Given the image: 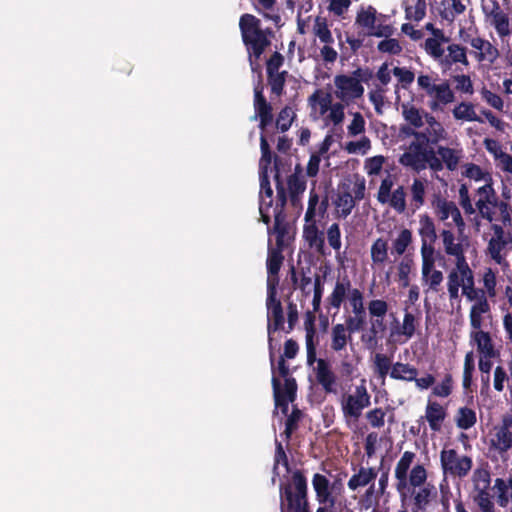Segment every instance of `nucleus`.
I'll use <instances>...</instances> for the list:
<instances>
[{
    "instance_id": "nucleus-1",
    "label": "nucleus",
    "mask_w": 512,
    "mask_h": 512,
    "mask_svg": "<svg viewBox=\"0 0 512 512\" xmlns=\"http://www.w3.org/2000/svg\"><path fill=\"white\" fill-rule=\"evenodd\" d=\"M416 454L405 451L398 460L394 476L396 490L402 498L411 495L413 512H425L437 497V488L427 481L428 471L422 464L411 465Z\"/></svg>"
},
{
    "instance_id": "nucleus-2",
    "label": "nucleus",
    "mask_w": 512,
    "mask_h": 512,
    "mask_svg": "<svg viewBox=\"0 0 512 512\" xmlns=\"http://www.w3.org/2000/svg\"><path fill=\"white\" fill-rule=\"evenodd\" d=\"M460 205L468 215L475 213L491 224V229L509 228L512 225V207L508 201L501 200L494 187L482 185L475 191V201L472 202L466 185L459 189Z\"/></svg>"
},
{
    "instance_id": "nucleus-3",
    "label": "nucleus",
    "mask_w": 512,
    "mask_h": 512,
    "mask_svg": "<svg viewBox=\"0 0 512 512\" xmlns=\"http://www.w3.org/2000/svg\"><path fill=\"white\" fill-rule=\"evenodd\" d=\"M335 390V392L325 393L338 395V403L347 423L358 421L363 411L371 404V395L368 392L365 378L360 379L356 384H352L347 380H340L337 376Z\"/></svg>"
},
{
    "instance_id": "nucleus-4",
    "label": "nucleus",
    "mask_w": 512,
    "mask_h": 512,
    "mask_svg": "<svg viewBox=\"0 0 512 512\" xmlns=\"http://www.w3.org/2000/svg\"><path fill=\"white\" fill-rule=\"evenodd\" d=\"M438 81V74L434 72H420L417 75V87L428 98L427 106L431 112L443 111L444 107L455 101V93L450 84L443 80Z\"/></svg>"
},
{
    "instance_id": "nucleus-5",
    "label": "nucleus",
    "mask_w": 512,
    "mask_h": 512,
    "mask_svg": "<svg viewBox=\"0 0 512 512\" xmlns=\"http://www.w3.org/2000/svg\"><path fill=\"white\" fill-rule=\"evenodd\" d=\"M307 365L312 368L316 382L324 392H335L337 374L332 364L324 358H317L315 330L310 327L305 336Z\"/></svg>"
},
{
    "instance_id": "nucleus-6",
    "label": "nucleus",
    "mask_w": 512,
    "mask_h": 512,
    "mask_svg": "<svg viewBox=\"0 0 512 512\" xmlns=\"http://www.w3.org/2000/svg\"><path fill=\"white\" fill-rule=\"evenodd\" d=\"M243 42L249 52L250 65L253 71L256 70V61L264 50L270 45L266 31L261 29L260 20L251 14H244L239 21Z\"/></svg>"
},
{
    "instance_id": "nucleus-7",
    "label": "nucleus",
    "mask_w": 512,
    "mask_h": 512,
    "mask_svg": "<svg viewBox=\"0 0 512 512\" xmlns=\"http://www.w3.org/2000/svg\"><path fill=\"white\" fill-rule=\"evenodd\" d=\"M281 512H310L307 499V481L300 471L291 481L280 485Z\"/></svg>"
},
{
    "instance_id": "nucleus-8",
    "label": "nucleus",
    "mask_w": 512,
    "mask_h": 512,
    "mask_svg": "<svg viewBox=\"0 0 512 512\" xmlns=\"http://www.w3.org/2000/svg\"><path fill=\"white\" fill-rule=\"evenodd\" d=\"M311 115L315 119H323L326 125L338 126L345 119L344 104L333 102L331 93L316 90L308 98Z\"/></svg>"
},
{
    "instance_id": "nucleus-9",
    "label": "nucleus",
    "mask_w": 512,
    "mask_h": 512,
    "mask_svg": "<svg viewBox=\"0 0 512 512\" xmlns=\"http://www.w3.org/2000/svg\"><path fill=\"white\" fill-rule=\"evenodd\" d=\"M270 357H273L272 348H270ZM272 363V386H273V394L275 400L276 409H281L284 415L288 413V405L290 402L294 401L296 395V381L294 378L289 377V368L285 363L283 356L280 357L278 361L277 371L280 377L284 378L283 387L280 384L275 372V368L273 365V358H271Z\"/></svg>"
},
{
    "instance_id": "nucleus-10",
    "label": "nucleus",
    "mask_w": 512,
    "mask_h": 512,
    "mask_svg": "<svg viewBox=\"0 0 512 512\" xmlns=\"http://www.w3.org/2000/svg\"><path fill=\"white\" fill-rule=\"evenodd\" d=\"M361 69L353 71L352 74H339L334 76V90L335 97L339 100L338 103H343L344 108L356 102L364 94V87L361 83Z\"/></svg>"
},
{
    "instance_id": "nucleus-11",
    "label": "nucleus",
    "mask_w": 512,
    "mask_h": 512,
    "mask_svg": "<svg viewBox=\"0 0 512 512\" xmlns=\"http://www.w3.org/2000/svg\"><path fill=\"white\" fill-rule=\"evenodd\" d=\"M433 156V148L422 142L418 137H413L404 153L399 158V163L415 172H421L430 168Z\"/></svg>"
},
{
    "instance_id": "nucleus-12",
    "label": "nucleus",
    "mask_w": 512,
    "mask_h": 512,
    "mask_svg": "<svg viewBox=\"0 0 512 512\" xmlns=\"http://www.w3.org/2000/svg\"><path fill=\"white\" fill-rule=\"evenodd\" d=\"M440 465L443 474V482L448 477L465 478L470 473L473 461L467 455L459 454L455 449L443 448L440 452Z\"/></svg>"
},
{
    "instance_id": "nucleus-13",
    "label": "nucleus",
    "mask_w": 512,
    "mask_h": 512,
    "mask_svg": "<svg viewBox=\"0 0 512 512\" xmlns=\"http://www.w3.org/2000/svg\"><path fill=\"white\" fill-rule=\"evenodd\" d=\"M464 157V151L459 146L454 147L438 145L433 149L430 169L433 172H440L444 168L449 171H455Z\"/></svg>"
},
{
    "instance_id": "nucleus-14",
    "label": "nucleus",
    "mask_w": 512,
    "mask_h": 512,
    "mask_svg": "<svg viewBox=\"0 0 512 512\" xmlns=\"http://www.w3.org/2000/svg\"><path fill=\"white\" fill-rule=\"evenodd\" d=\"M277 290L275 288V281L268 280L267 289V319H268V335L269 345L272 348V333L284 328V315L280 300L276 298Z\"/></svg>"
},
{
    "instance_id": "nucleus-15",
    "label": "nucleus",
    "mask_w": 512,
    "mask_h": 512,
    "mask_svg": "<svg viewBox=\"0 0 512 512\" xmlns=\"http://www.w3.org/2000/svg\"><path fill=\"white\" fill-rule=\"evenodd\" d=\"M474 280V273L467 260L455 261V266L447 276V290L451 299L459 297V290Z\"/></svg>"
},
{
    "instance_id": "nucleus-16",
    "label": "nucleus",
    "mask_w": 512,
    "mask_h": 512,
    "mask_svg": "<svg viewBox=\"0 0 512 512\" xmlns=\"http://www.w3.org/2000/svg\"><path fill=\"white\" fill-rule=\"evenodd\" d=\"M490 447L503 455L512 448V415L505 414L501 422L493 427L490 437Z\"/></svg>"
},
{
    "instance_id": "nucleus-17",
    "label": "nucleus",
    "mask_w": 512,
    "mask_h": 512,
    "mask_svg": "<svg viewBox=\"0 0 512 512\" xmlns=\"http://www.w3.org/2000/svg\"><path fill=\"white\" fill-rule=\"evenodd\" d=\"M435 263V254L421 256V283L425 294L439 292L444 280L442 271L435 268Z\"/></svg>"
},
{
    "instance_id": "nucleus-18",
    "label": "nucleus",
    "mask_w": 512,
    "mask_h": 512,
    "mask_svg": "<svg viewBox=\"0 0 512 512\" xmlns=\"http://www.w3.org/2000/svg\"><path fill=\"white\" fill-rule=\"evenodd\" d=\"M312 487L316 495V500L319 504L335 506L336 493L341 491L342 484L337 480L331 482L327 476L315 473L312 478Z\"/></svg>"
},
{
    "instance_id": "nucleus-19",
    "label": "nucleus",
    "mask_w": 512,
    "mask_h": 512,
    "mask_svg": "<svg viewBox=\"0 0 512 512\" xmlns=\"http://www.w3.org/2000/svg\"><path fill=\"white\" fill-rule=\"evenodd\" d=\"M432 205L437 218L445 222L446 226L454 224L460 233L464 231L465 222L459 208L453 201L437 197Z\"/></svg>"
},
{
    "instance_id": "nucleus-20",
    "label": "nucleus",
    "mask_w": 512,
    "mask_h": 512,
    "mask_svg": "<svg viewBox=\"0 0 512 512\" xmlns=\"http://www.w3.org/2000/svg\"><path fill=\"white\" fill-rule=\"evenodd\" d=\"M426 128L424 130H411L405 131V133L412 137H418L422 142L427 143L429 146L438 144L440 141L448 138V132L444 128L443 124L436 119V117L430 113L426 114V120L424 122Z\"/></svg>"
},
{
    "instance_id": "nucleus-21",
    "label": "nucleus",
    "mask_w": 512,
    "mask_h": 512,
    "mask_svg": "<svg viewBox=\"0 0 512 512\" xmlns=\"http://www.w3.org/2000/svg\"><path fill=\"white\" fill-rule=\"evenodd\" d=\"M329 335V347L333 353L338 356H343L348 350L355 353L352 335H350L348 328L343 323L333 325Z\"/></svg>"
},
{
    "instance_id": "nucleus-22",
    "label": "nucleus",
    "mask_w": 512,
    "mask_h": 512,
    "mask_svg": "<svg viewBox=\"0 0 512 512\" xmlns=\"http://www.w3.org/2000/svg\"><path fill=\"white\" fill-rule=\"evenodd\" d=\"M417 323L416 316L412 312L405 310L402 324L399 325L396 321V324L390 328L388 341L390 343H406L414 336Z\"/></svg>"
},
{
    "instance_id": "nucleus-23",
    "label": "nucleus",
    "mask_w": 512,
    "mask_h": 512,
    "mask_svg": "<svg viewBox=\"0 0 512 512\" xmlns=\"http://www.w3.org/2000/svg\"><path fill=\"white\" fill-rule=\"evenodd\" d=\"M418 234L421 238L420 255L435 254L434 243L437 239V233L434 221L427 214L420 215Z\"/></svg>"
},
{
    "instance_id": "nucleus-24",
    "label": "nucleus",
    "mask_w": 512,
    "mask_h": 512,
    "mask_svg": "<svg viewBox=\"0 0 512 512\" xmlns=\"http://www.w3.org/2000/svg\"><path fill=\"white\" fill-rule=\"evenodd\" d=\"M465 41L471 46V53L478 62L493 64L499 57L498 49L486 39L477 36Z\"/></svg>"
},
{
    "instance_id": "nucleus-25",
    "label": "nucleus",
    "mask_w": 512,
    "mask_h": 512,
    "mask_svg": "<svg viewBox=\"0 0 512 512\" xmlns=\"http://www.w3.org/2000/svg\"><path fill=\"white\" fill-rule=\"evenodd\" d=\"M461 234L459 232L457 236L450 229H443L440 233L445 254L454 257L455 261L466 260L464 239L461 237Z\"/></svg>"
},
{
    "instance_id": "nucleus-26",
    "label": "nucleus",
    "mask_w": 512,
    "mask_h": 512,
    "mask_svg": "<svg viewBox=\"0 0 512 512\" xmlns=\"http://www.w3.org/2000/svg\"><path fill=\"white\" fill-rule=\"evenodd\" d=\"M483 145L493 157L496 167L503 172L512 174V155L504 151L501 143L492 138H485Z\"/></svg>"
},
{
    "instance_id": "nucleus-27",
    "label": "nucleus",
    "mask_w": 512,
    "mask_h": 512,
    "mask_svg": "<svg viewBox=\"0 0 512 512\" xmlns=\"http://www.w3.org/2000/svg\"><path fill=\"white\" fill-rule=\"evenodd\" d=\"M505 229L495 228L487 246V253L498 265L506 264V247L508 241L505 237Z\"/></svg>"
},
{
    "instance_id": "nucleus-28",
    "label": "nucleus",
    "mask_w": 512,
    "mask_h": 512,
    "mask_svg": "<svg viewBox=\"0 0 512 512\" xmlns=\"http://www.w3.org/2000/svg\"><path fill=\"white\" fill-rule=\"evenodd\" d=\"M470 344L476 347L479 357H499L500 355L489 332L483 330L471 331Z\"/></svg>"
},
{
    "instance_id": "nucleus-29",
    "label": "nucleus",
    "mask_w": 512,
    "mask_h": 512,
    "mask_svg": "<svg viewBox=\"0 0 512 512\" xmlns=\"http://www.w3.org/2000/svg\"><path fill=\"white\" fill-rule=\"evenodd\" d=\"M371 268L381 271L389 261V243L384 237H378L370 246Z\"/></svg>"
},
{
    "instance_id": "nucleus-30",
    "label": "nucleus",
    "mask_w": 512,
    "mask_h": 512,
    "mask_svg": "<svg viewBox=\"0 0 512 512\" xmlns=\"http://www.w3.org/2000/svg\"><path fill=\"white\" fill-rule=\"evenodd\" d=\"M446 43H448V38L445 37L444 32L442 30H435L433 31V36L425 39L423 48L440 65L446 52V48H444Z\"/></svg>"
},
{
    "instance_id": "nucleus-31",
    "label": "nucleus",
    "mask_w": 512,
    "mask_h": 512,
    "mask_svg": "<svg viewBox=\"0 0 512 512\" xmlns=\"http://www.w3.org/2000/svg\"><path fill=\"white\" fill-rule=\"evenodd\" d=\"M303 238L309 248L320 255L326 254L324 233L318 228L317 222H305Z\"/></svg>"
},
{
    "instance_id": "nucleus-32",
    "label": "nucleus",
    "mask_w": 512,
    "mask_h": 512,
    "mask_svg": "<svg viewBox=\"0 0 512 512\" xmlns=\"http://www.w3.org/2000/svg\"><path fill=\"white\" fill-rule=\"evenodd\" d=\"M260 177V203L259 211L264 223L270 222L269 209L272 204V188L269 182L268 174H259Z\"/></svg>"
},
{
    "instance_id": "nucleus-33",
    "label": "nucleus",
    "mask_w": 512,
    "mask_h": 512,
    "mask_svg": "<svg viewBox=\"0 0 512 512\" xmlns=\"http://www.w3.org/2000/svg\"><path fill=\"white\" fill-rule=\"evenodd\" d=\"M351 282L349 279L344 278L342 280H338L335 283L334 289L331 294L327 297V302L330 308L335 310L337 313L344 302L345 298L349 297L350 292L352 290Z\"/></svg>"
},
{
    "instance_id": "nucleus-34",
    "label": "nucleus",
    "mask_w": 512,
    "mask_h": 512,
    "mask_svg": "<svg viewBox=\"0 0 512 512\" xmlns=\"http://www.w3.org/2000/svg\"><path fill=\"white\" fill-rule=\"evenodd\" d=\"M446 52L440 64L442 68H451L456 64L469 65L465 47L452 43L447 46Z\"/></svg>"
},
{
    "instance_id": "nucleus-35",
    "label": "nucleus",
    "mask_w": 512,
    "mask_h": 512,
    "mask_svg": "<svg viewBox=\"0 0 512 512\" xmlns=\"http://www.w3.org/2000/svg\"><path fill=\"white\" fill-rule=\"evenodd\" d=\"M413 244V233L410 229L401 227L392 238L391 254L396 256H405L406 252Z\"/></svg>"
},
{
    "instance_id": "nucleus-36",
    "label": "nucleus",
    "mask_w": 512,
    "mask_h": 512,
    "mask_svg": "<svg viewBox=\"0 0 512 512\" xmlns=\"http://www.w3.org/2000/svg\"><path fill=\"white\" fill-rule=\"evenodd\" d=\"M446 415V409L441 404L436 401H428L425 409V418L432 431L439 432L441 430Z\"/></svg>"
},
{
    "instance_id": "nucleus-37",
    "label": "nucleus",
    "mask_w": 512,
    "mask_h": 512,
    "mask_svg": "<svg viewBox=\"0 0 512 512\" xmlns=\"http://www.w3.org/2000/svg\"><path fill=\"white\" fill-rule=\"evenodd\" d=\"M327 200L320 201L318 194L312 189L309 195L308 207L304 216L305 222H317L327 212Z\"/></svg>"
},
{
    "instance_id": "nucleus-38",
    "label": "nucleus",
    "mask_w": 512,
    "mask_h": 512,
    "mask_svg": "<svg viewBox=\"0 0 512 512\" xmlns=\"http://www.w3.org/2000/svg\"><path fill=\"white\" fill-rule=\"evenodd\" d=\"M407 193L404 186L399 185L384 197L379 203L388 205L398 214H403L407 208Z\"/></svg>"
},
{
    "instance_id": "nucleus-39",
    "label": "nucleus",
    "mask_w": 512,
    "mask_h": 512,
    "mask_svg": "<svg viewBox=\"0 0 512 512\" xmlns=\"http://www.w3.org/2000/svg\"><path fill=\"white\" fill-rule=\"evenodd\" d=\"M377 477V471L371 467H360L358 472L353 474L348 480L347 486L351 491L370 486Z\"/></svg>"
},
{
    "instance_id": "nucleus-40",
    "label": "nucleus",
    "mask_w": 512,
    "mask_h": 512,
    "mask_svg": "<svg viewBox=\"0 0 512 512\" xmlns=\"http://www.w3.org/2000/svg\"><path fill=\"white\" fill-rule=\"evenodd\" d=\"M339 357L341 360L339 364L340 376L338 375V377L340 380H347L350 383L354 375L358 372L360 358L356 352H351V354L347 352Z\"/></svg>"
},
{
    "instance_id": "nucleus-41",
    "label": "nucleus",
    "mask_w": 512,
    "mask_h": 512,
    "mask_svg": "<svg viewBox=\"0 0 512 512\" xmlns=\"http://www.w3.org/2000/svg\"><path fill=\"white\" fill-rule=\"evenodd\" d=\"M497 503L502 508L511 507L512 509V477L496 478L494 481Z\"/></svg>"
},
{
    "instance_id": "nucleus-42",
    "label": "nucleus",
    "mask_w": 512,
    "mask_h": 512,
    "mask_svg": "<svg viewBox=\"0 0 512 512\" xmlns=\"http://www.w3.org/2000/svg\"><path fill=\"white\" fill-rule=\"evenodd\" d=\"M401 114L407 123L415 129H419L424 125L426 114H430V112L417 108L412 103L405 102L401 104Z\"/></svg>"
},
{
    "instance_id": "nucleus-43",
    "label": "nucleus",
    "mask_w": 512,
    "mask_h": 512,
    "mask_svg": "<svg viewBox=\"0 0 512 512\" xmlns=\"http://www.w3.org/2000/svg\"><path fill=\"white\" fill-rule=\"evenodd\" d=\"M426 196V180L421 178L413 179L410 186L409 207L412 212L420 209L425 203Z\"/></svg>"
},
{
    "instance_id": "nucleus-44",
    "label": "nucleus",
    "mask_w": 512,
    "mask_h": 512,
    "mask_svg": "<svg viewBox=\"0 0 512 512\" xmlns=\"http://www.w3.org/2000/svg\"><path fill=\"white\" fill-rule=\"evenodd\" d=\"M462 175L475 182H483V185L493 186L492 174L474 163H466Z\"/></svg>"
},
{
    "instance_id": "nucleus-45",
    "label": "nucleus",
    "mask_w": 512,
    "mask_h": 512,
    "mask_svg": "<svg viewBox=\"0 0 512 512\" xmlns=\"http://www.w3.org/2000/svg\"><path fill=\"white\" fill-rule=\"evenodd\" d=\"M452 115L458 121L483 123V119L476 113L471 102L463 101L456 105L452 110Z\"/></svg>"
},
{
    "instance_id": "nucleus-46",
    "label": "nucleus",
    "mask_w": 512,
    "mask_h": 512,
    "mask_svg": "<svg viewBox=\"0 0 512 512\" xmlns=\"http://www.w3.org/2000/svg\"><path fill=\"white\" fill-rule=\"evenodd\" d=\"M283 256L281 253V248H269L268 251V258H267V270H268V277L267 281L269 279H273L275 281V288L278 285V272L280 270V267L282 265Z\"/></svg>"
},
{
    "instance_id": "nucleus-47",
    "label": "nucleus",
    "mask_w": 512,
    "mask_h": 512,
    "mask_svg": "<svg viewBox=\"0 0 512 512\" xmlns=\"http://www.w3.org/2000/svg\"><path fill=\"white\" fill-rule=\"evenodd\" d=\"M414 268V261L410 255L403 256L397 263V278L401 287L407 288L410 286V274Z\"/></svg>"
},
{
    "instance_id": "nucleus-48",
    "label": "nucleus",
    "mask_w": 512,
    "mask_h": 512,
    "mask_svg": "<svg viewBox=\"0 0 512 512\" xmlns=\"http://www.w3.org/2000/svg\"><path fill=\"white\" fill-rule=\"evenodd\" d=\"M490 305L488 301H482L479 303H473L470 312L469 319L472 331L482 330L483 326V315L489 313Z\"/></svg>"
},
{
    "instance_id": "nucleus-49",
    "label": "nucleus",
    "mask_w": 512,
    "mask_h": 512,
    "mask_svg": "<svg viewBox=\"0 0 512 512\" xmlns=\"http://www.w3.org/2000/svg\"><path fill=\"white\" fill-rule=\"evenodd\" d=\"M418 375V370L408 364L402 362H396L392 365V369L390 371V377L395 380H403L411 382Z\"/></svg>"
},
{
    "instance_id": "nucleus-50",
    "label": "nucleus",
    "mask_w": 512,
    "mask_h": 512,
    "mask_svg": "<svg viewBox=\"0 0 512 512\" xmlns=\"http://www.w3.org/2000/svg\"><path fill=\"white\" fill-rule=\"evenodd\" d=\"M405 14L406 18L411 21L419 22L426 14V1L425 0H405Z\"/></svg>"
},
{
    "instance_id": "nucleus-51",
    "label": "nucleus",
    "mask_w": 512,
    "mask_h": 512,
    "mask_svg": "<svg viewBox=\"0 0 512 512\" xmlns=\"http://www.w3.org/2000/svg\"><path fill=\"white\" fill-rule=\"evenodd\" d=\"M355 202L352 193H340L335 200L337 216L342 219L347 218L355 207Z\"/></svg>"
},
{
    "instance_id": "nucleus-52",
    "label": "nucleus",
    "mask_w": 512,
    "mask_h": 512,
    "mask_svg": "<svg viewBox=\"0 0 512 512\" xmlns=\"http://www.w3.org/2000/svg\"><path fill=\"white\" fill-rule=\"evenodd\" d=\"M312 32L322 44H333L334 38L329 29L328 22L323 17H316L313 23Z\"/></svg>"
},
{
    "instance_id": "nucleus-53",
    "label": "nucleus",
    "mask_w": 512,
    "mask_h": 512,
    "mask_svg": "<svg viewBox=\"0 0 512 512\" xmlns=\"http://www.w3.org/2000/svg\"><path fill=\"white\" fill-rule=\"evenodd\" d=\"M455 422L458 428L468 430L477 422L476 412L469 407H460L455 415Z\"/></svg>"
},
{
    "instance_id": "nucleus-54",
    "label": "nucleus",
    "mask_w": 512,
    "mask_h": 512,
    "mask_svg": "<svg viewBox=\"0 0 512 512\" xmlns=\"http://www.w3.org/2000/svg\"><path fill=\"white\" fill-rule=\"evenodd\" d=\"M372 148V143L369 137L365 134L360 135L358 140L349 141L345 143L344 150L348 154L366 155Z\"/></svg>"
},
{
    "instance_id": "nucleus-55",
    "label": "nucleus",
    "mask_w": 512,
    "mask_h": 512,
    "mask_svg": "<svg viewBox=\"0 0 512 512\" xmlns=\"http://www.w3.org/2000/svg\"><path fill=\"white\" fill-rule=\"evenodd\" d=\"M473 492H484L490 490L491 475L485 468H477L472 475Z\"/></svg>"
},
{
    "instance_id": "nucleus-56",
    "label": "nucleus",
    "mask_w": 512,
    "mask_h": 512,
    "mask_svg": "<svg viewBox=\"0 0 512 512\" xmlns=\"http://www.w3.org/2000/svg\"><path fill=\"white\" fill-rule=\"evenodd\" d=\"M288 191L290 194L291 202L293 205H296L299 201L300 196L306 190V179L305 177L298 176H289L288 181Z\"/></svg>"
},
{
    "instance_id": "nucleus-57",
    "label": "nucleus",
    "mask_w": 512,
    "mask_h": 512,
    "mask_svg": "<svg viewBox=\"0 0 512 512\" xmlns=\"http://www.w3.org/2000/svg\"><path fill=\"white\" fill-rule=\"evenodd\" d=\"M352 119L350 123L347 125V135L348 137H358L360 135L365 134L366 131V121L364 116L360 112H350Z\"/></svg>"
},
{
    "instance_id": "nucleus-58",
    "label": "nucleus",
    "mask_w": 512,
    "mask_h": 512,
    "mask_svg": "<svg viewBox=\"0 0 512 512\" xmlns=\"http://www.w3.org/2000/svg\"><path fill=\"white\" fill-rule=\"evenodd\" d=\"M326 236L329 246L337 253L336 258L342 262V258L340 256V249L342 246L341 241V230L338 223L331 224L326 230Z\"/></svg>"
},
{
    "instance_id": "nucleus-59",
    "label": "nucleus",
    "mask_w": 512,
    "mask_h": 512,
    "mask_svg": "<svg viewBox=\"0 0 512 512\" xmlns=\"http://www.w3.org/2000/svg\"><path fill=\"white\" fill-rule=\"evenodd\" d=\"M473 500L481 512H496V507L490 490L474 492Z\"/></svg>"
},
{
    "instance_id": "nucleus-60",
    "label": "nucleus",
    "mask_w": 512,
    "mask_h": 512,
    "mask_svg": "<svg viewBox=\"0 0 512 512\" xmlns=\"http://www.w3.org/2000/svg\"><path fill=\"white\" fill-rule=\"evenodd\" d=\"M374 371L379 378L385 379L389 370L392 369L390 357L383 353H376L373 358Z\"/></svg>"
},
{
    "instance_id": "nucleus-61",
    "label": "nucleus",
    "mask_w": 512,
    "mask_h": 512,
    "mask_svg": "<svg viewBox=\"0 0 512 512\" xmlns=\"http://www.w3.org/2000/svg\"><path fill=\"white\" fill-rule=\"evenodd\" d=\"M376 13V9L371 6L366 9H362L357 14L356 23L360 25L367 33L368 30L371 29L377 21Z\"/></svg>"
},
{
    "instance_id": "nucleus-62",
    "label": "nucleus",
    "mask_w": 512,
    "mask_h": 512,
    "mask_svg": "<svg viewBox=\"0 0 512 512\" xmlns=\"http://www.w3.org/2000/svg\"><path fill=\"white\" fill-rule=\"evenodd\" d=\"M469 0H447L448 6L445 7L443 18L453 21L456 16L464 13Z\"/></svg>"
},
{
    "instance_id": "nucleus-63",
    "label": "nucleus",
    "mask_w": 512,
    "mask_h": 512,
    "mask_svg": "<svg viewBox=\"0 0 512 512\" xmlns=\"http://www.w3.org/2000/svg\"><path fill=\"white\" fill-rule=\"evenodd\" d=\"M489 19L499 37L504 41L505 37L510 34L509 19L507 15L504 12H501Z\"/></svg>"
},
{
    "instance_id": "nucleus-64",
    "label": "nucleus",
    "mask_w": 512,
    "mask_h": 512,
    "mask_svg": "<svg viewBox=\"0 0 512 512\" xmlns=\"http://www.w3.org/2000/svg\"><path fill=\"white\" fill-rule=\"evenodd\" d=\"M386 161V158L382 155L366 158L364 161V171L368 176H378Z\"/></svg>"
}]
</instances>
